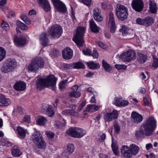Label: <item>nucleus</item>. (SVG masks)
I'll return each instance as SVG.
<instances>
[{"mask_svg":"<svg viewBox=\"0 0 158 158\" xmlns=\"http://www.w3.org/2000/svg\"><path fill=\"white\" fill-rule=\"evenodd\" d=\"M156 121L154 117H149L141 125L139 130L136 131L135 135L136 137L151 135L153 132L154 128L156 127Z\"/></svg>","mask_w":158,"mask_h":158,"instance_id":"obj_1","label":"nucleus"},{"mask_svg":"<svg viewBox=\"0 0 158 158\" xmlns=\"http://www.w3.org/2000/svg\"><path fill=\"white\" fill-rule=\"evenodd\" d=\"M56 80L57 79L53 75H50L46 78H40L37 81L36 88L41 90L46 87L50 88L54 90Z\"/></svg>","mask_w":158,"mask_h":158,"instance_id":"obj_2","label":"nucleus"},{"mask_svg":"<svg viewBox=\"0 0 158 158\" xmlns=\"http://www.w3.org/2000/svg\"><path fill=\"white\" fill-rule=\"evenodd\" d=\"M66 133L71 137L79 138L82 137L86 134V131L81 128L72 127L66 131Z\"/></svg>","mask_w":158,"mask_h":158,"instance_id":"obj_3","label":"nucleus"},{"mask_svg":"<svg viewBox=\"0 0 158 158\" xmlns=\"http://www.w3.org/2000/svg\"><path fill=\"white\" fill-rule=\"evenodd\" d=\"M44 60L41 57H36L33 59L29 65L28 70L31 71L36 72L39 68H43L44 65Z\"/></svg>","mask_w":158,"mask_h":158,"instance_id":"obj_4","label":"nucleus"},{"mask_svg":"<svg viewBox=\"0 0 158 158\" xmlns=\"http://www.w3.org/2000/svg\"><path fill=\"white\" fill-rule=\"evenodd\" d=\"M85 31V28L84 27H79L77 28L76 35L73 40L78 47L82 46L84 43L83 36Z\"/></svg>","mask_w":158,"mask_h":158,"instance_id":"obj_5","label":"nucleus"},{"mask_svg":"<svg viewBox=\"0 0 158 158\" xmlns=\"http://www.w3.org/2000/svg\"><path fill=\"white\" fill-rule=\"evenodd\" d=\"M116 14L118 18L122 21L126 19L128 16L127 8L124 6L118 4L117 5Z\"/></svg>","mask_w":158,"mask_h":158,"instance_id":"obj_6","label":"nucleus"},{"mask_svg":"<svg viewBox=\"0 0 158 158\" xmlns=\"http://www.w3.org/2000/svg\"><path fill=\"white\" fill-rule=\"evenodd\" d=\"M17 66V62L14 60H8L1 68L2 72L4 73H7L13 71Z\"/></svg>","mask_w":158,"mask_h":158,"instance_id":"obj_7","label":"nucleus"},{"mask_svg":"<svg viewBox=\"0 0 158 158\" xmlns=\"http://www.w3.org/2000/svg\"><path fill=\"white\" fill-rule=\"evenodd\" d=\"M154 19L150 16H147L143 19L138 18L136 19V23L140 25L146 27H148L152 25Z\"/></svg>","mask_w":158,"mask_h":158,"instance_id":"obj_8","label":"nucleus"},{"mask_svg":"<svg viewBox=\"0 0 158 158\" xmlns=\"http://www.w3.org/2000/svg\"><path fill=\"white\" fill-rule=\"evenodd\" d=\"M120 58L123 61L129 62L135 59V53L134 51L130 50L121 55Z\"/></svg>","mask_w":158,"mask_h":158,"instance_id":"obj_9","label":"nucleus"},{"mask_svg":"<svg viewBox=\"0 0 158 158\" xmlns=\"http://www.w3.org/2000/svg\"><path fill=\"white\" fill-rule=\"evenodd\" d=\"M62 33V27L58 24L51 26L49 31V34L53 37H60Z\"/></svg>","mask_w":158,"mask_h":158,"instance_id":"obj_10","label":"nucleus"},{"mask_svg":"<svg viewBox=\"0 0 158 158\" xmlns=\"http://www.w3.org/2000/svg\"><path fill=\"white\" fill-rule=\"evenodd\" d=\"M56 10L60 13L64 14L67 11L65 5L60 0H52Z\"/></svg>","mask_w":158,"mask_h":158,"instance_id":"obj_11","label":"nucleus"},{"mask_svg":"<svg viewBox=\"0 0 158 158\" xmlns=\"http://www.w3.org/2000/svg\"><path fill=\"white\" fill-rule=\"evenodd\" d=\"M133 9L138 12L141 11L143 7V3L141 0H133L131 3Z\"/></svg>","mask_w":158,"mask_h":158,"instance_id":"obj_12","label":"nucleus"},{"mask_svg":"<svg viewBox=\"0 0 158 158\" xmlns=\"http://www.w3.org/2000/svg\"><path fill=\"white\" fill-rule=\"evenodd\" d=\"M118 116V113L117 110H113L111 112H107L105 114L104 116L105 121L110 122L112 120L117 118Z\"/></svg>","mask_w":158,"mask_h":158,"instance_id":"obj_13","label":"nucleus"},{"mask_svg":"<svg viewBox=\"0 0 158 158\" xmlns=\"http://www.w3.org/2000/svg\"><path fill=\"white\" fill-rule=\"evenodd\" d=\"M109 20L108 23V27L110 28V32L113 33L116 29L114 14L111 11L109 13Z\"/></svg>","mask_w":158,"mask_h":158,"instance_id":"obj_14","label":"nucleus"},{"mask_svg":"<svg viewBox=\"0 0 158 158\" xmlns=\"http://www.w3.org/2000/svg\"><path fill=\"white\" fill-rule=\"evenodd\" d=\"M14 42L15 44L17 46L21 47L26 44V38L22 36H14Z\"/></svg>","mask_w":158,"mask_h":158,"instance_id":"obj_15","label":"nucleus"},{"mask_svg":"<svg viewBox=\"0 0 158 158\" xmlns=\"http://www.w3.org/2000/svg\"><path fill=\"white\" fill-rule=\"evenodd\" d=\"M42 109L44 111L46 112L48 115L51 117L55 114V112L53 109L52 107L48 104H44L42 106Z\"/></svg>","mask_w":158,"mask_h":158,"instance_id":"obj_16","label":"nucleus"},{"mask_svg":"<svg viewBox=\"0 0 158 158\" xmlns=\"http://www.w3.org/2000/svg\"><path fill=\"white\" fill-rule=\"evenodd\" d=\"M62 53L63 58L65 59H70L73 56V51L69 48H66L64 49Z\"/></svg>","mask_w":158,"mask_h":158,"instance_id":"obj_17","label":"nucleus"},{"mask_svg":"<svg viewBox=\"0 0 158 158\" xmlns=\"http://www.w3.org/2000/svg\"><path fill=\"white\" fill-rule=\"evenodd\" d=\"M131 118L132 122L135 123L141 122L143 119L142 115L135 112H132Z\"/></svg>","mask_w":158,"mask_h":158,"instance_id":"obj_18","label":"nucleus"},{"mask_svg":"<svg viewBox=\"0 0 158 158\" xmlns=\"http://www.w3.org/2000/svg\"><path fill=\"white\" fill-rule=\"evenodd\" d=\"M121 152L123 155L126 158H130L133 155L129 147L127 146H123L121 148Z\"/></svg>","mask_w":158,"mask_h":158,"instance_id":"obj_19","label":"nucleus"},{"mask_svg":"<svg viewBox=\"0 0 158 158\" xmlns=\"http://www.w3.org/2000/svg\"><path fill=\"white\" fill-rule=\"evenodd\" d=\"M11 103L10 100L6 98L5 96L0 94V106H9Z\"/></svg>","mask_w":158,"mask_h":158,"instance_id":"obj_20","label":"nucleus"},{"mask_svg":"<svg viewBox=\"0 0 158 158\" xmlns=\"http://www.w3.org/2000/svg\"><path fill=\"white\" fill-rule=\"evenodd\" d=\"M38 1L46 12H48L51 10L49 2L47 0H38Z\"/></svg>","mask_w":158,"mask_h":158,"instance_id":"obj_21","label":"nucleus"},{"mask_svg":"<svg viewBox=\"0 0 158 158\" xmlns=\"http://www.w3.org/2000/svg\"><path fill=\"white\" fill-rule=\"evenodd\" d=\"M93 16L94 19L97 21L100 22L103 18L101 15V11L99 8L95 7L93 10Z\"/></svg>","mask_w":158,"mask_h":158,"instance_id":"obj_22","label":"nucleus"},{"mask_svg":"<svg viewBox=\"0 0 158 158\" xmlns=\"http://www.w3.org/2000/svg\"><path fill=\"white\" fill-rule=\"evenodd\" d=\"M41 44L43 46H47L48 43V40L47 37V35L45 33L41 34L39 38Z\"/></svg>","mask_w":158,"mask_h":158,"instance_id":"obj_23","label":"nucleus"},{"mask_svg":"<svg viewBox=\"0 0 158 158\" xmlns=\"http://www.w3.org/2000/svg\"><path fill=\"white\" fill-rule=\"evenodd\" d=\"M89 25L91 31L92 32L97 33L99 31L100 28L95 23L93 19H90L89 21Z\"/></svg>","mask_w":158,"mask_h":158,"instance_id":"obj_24","label":"nucleus"},{"mask_svg":"<svg viewBox=\"0 0 158 158\" xmlns=\"http://www.w3.org/2000/svg\"><path fill=\"white\" fill-rule=\"evenodd\" d=\"M17 131L19 138L21 139L25 138L27 132V129L20 127H17Z\"/></svg>","mask_w":158,"mask_h":158,"instance_id":"obj_25","label":"nucleus"},{"mask_svg":"<svg viewBox=\"0 0 158 158\" xmlns=\"http://www.w3.org/2000/svg\"><path fill=\"white\" fill-rule=\"evenodd\" d=\"M25 83L22 81L18 82L15 83L14 88L17 91H23L26 88Z\"/></svg>","mask_w":158,"mask_h":158,"instance_id":"obj_26","label":"nucleus"},{"mask_svg":"<svg viewBox=\"0 0 158 158\" xmlns=\"http://www.w3.org/2000/svg\"><path fill=\"white\" fill-rule=\"evenodd\" d=\"M62 114L64 115H72L76 117L79 116L78 113L71 109L65 110L62 112Z\"/></svg>","mask_w":158,"mask_h":158,"instance_id":"obj_27","label":"nucleus"},{"mask_svg":"<svg viewBox=\"0 0 158 158\" xmlns=\"http://www.w3.org/2000/svg\"><path fill=\"white\" fill-rule=\"evenodd\" d=\"M43 138L42 135L39 131H35L32 135L31 138V139L34 142H36Z\"/></svg>","mask_w":158,"mask_h":158,"instance_id":"obj_28","label":"nucleus"},{"mask_svg":"<svg viewBox=\"0 0 158 158\" xmlns=\"http://www.w3.org/2000/svg\"><path fill=\"white\" fill-rule=\"evenodd\" d=\"M47 121V119L46 118L42 116L39 115L37 118L36 122L39 125L44 126L46 124Z\"/></svg>","mask_w":158,"mask_h":158,"instance_id":"obj_29","label":"nucleus"},{"mask_svg":"<svg viewBox=\"0 0 158 158\" xmlns=\"http://www.w3.org/2000/svg\"><path fill=\"white\" fill-rule=\"evenodd\" d=\"M100 108V106L95 105H94L89 104L87 106L86 110L90 112H94L96 110H99Z\"/></svg>","mask_w":158,"mask_h":158,"instance_id":"obj_30","label":"nucleus"},{"mask_svg":"<svg viewBox=\"0 0 158 158\" xmlns=\"http://www.w3.org/2000/svg\"><path fill=\"white\" fill-rule=\"evenodd\" d=\"M11 153L13 156L15 157H19L22 154V152L17 146L13 147L11 150Z\"/></svg>","mask_w":158,"mask_h":158,"instance_id":"obj_31","label":"nucleus"},{"mask_svg":"<svg viewBox=\"0 0 158 158\" xmlns=\"http://www.w3.org/2000/svg\"><path fill=\"white\" fill-rule=\"evenodd\" d=\"M129 148L134 155H136L138 153L139 150V147L136 145L133 144L131 145Z\"/></svg>","mask_w":158,"mask_h":158,"instance_id":"obj_32","label":"nucleus"},{"mask_svg":"<svg viewBox=\"0 0 158 158\" xmlns=\"http://www.w3.org/2000/svg\"><path fill=\"white\" fill-rule=\"evenodd\" d=\"M149 6V10L150 12L153 14L156 13L157 11V8L155 3L150 1Z\"/></svg>","mask_w":158,"mask_h":158,"instance_id":"obj_33","label":"nucleus"},{"mask_svg":"<svg viewBox=\"0 0 158 158\" xmlns=\"http://www.w3.org/2000/svg\"><path fill=\"white\" fill-rule=\"evenodd\" d=\"M34 143L36 146L39 148H44L46 146V143L44 140L43 138L36 142Z\"/></svg>","mask_w":158,"mask_h":158,"instance_id":"obj_34","label":"nucleus"},{"mask_svg":"<svg viewBox=\"0 0 158 158\" xmlns=\"http://www.w3.org/2000/svg\"><path fill=\"white\" fill-rule=\"evenodd\" d=\"M74 149L75 148L73 145L72 144H69L66 146L64 152L68 154H71L73 152Z\"/></svg>","mask_w":158,"mask_h":158,"instance_id":"obj_35","label":"nucleus"},{"mask_svg":"<svg viewBox=\"0 0 158 158\" xmlns=\"http://www.w3.org/2000/svg\"><path fill=\"white\" fill-rule=\"evenodd\" d=\"M102 66L104 69L107 72H110L112 69V67L110 64L105 61L104 60L102 61Z\"/></svg>","mask_w":158,"mask_h":158,"instance_id":"obj_36","label":"nucleus"},{"mask_svg":"<svg viewBox=\"0 0 158 158\" xmlns=\"http://www.w3.org/2000/svg\"><path fill=\"white\" fill-rule=\"evenodd\" d=\"M147 59V56L146 55L142 53L139 54L138 60L140 63H142L145 62Z\"/></svg>","mask_w":158,"mask_h":158,"instance_id":"obj_37","label":"nucleus"},{"mask_svg":"<svg viewBox=\"0 0 158 158\" xmlns=\"http://www.w3.org/2000/svg\"><path fill=\"white\" fill-rule=\"evenodd\" d=\"M88 67L90 69H94L97 68L99 65L98 64L95 63L93 61H89L86 63Z\"/></svg>","mask_w":158,"mask_h":158,"instance_id":"obj_38","label":"nucleus"},{"mask_svg":"<svg viewBox=\"0 0 158 158\" xmlns=\"http://www.w3.org/2000/svg\"><path fill=\"white\" fill-rule=\"evenodd\" d=\"M21 18L27 24L29 25L31 23L30 20L27 17L26 14L23 13L21 14Z\"/></svg>","mask_w":158,"mask_h":158,"instance_id":"obj_39","label":"nucleus"},{"mask_svg":"<svg viewBox=\"0 0 158 158\" xmlns=\"http://www.w3.org/2000/svg\"><path fill=\"white\" fill-rule=\"evenodd\" d=\"M0 145L9 147L11 146V143L8 141L6 139L3 138L0 140Z\"/></svg>","mask_w":158,"mask_h":158,"instance_id":"obj_40","label":"nucleus"},{"mask_svg":"<svg viewBox=\"0 0 158 158\" xmlns=\"http://www.w3.org/2000/svg\"><path fill=\"white\" fill-rule=\"evenodd\" d=\"M73 69H84L85 66L80 61L73 63Z\"/></svg>","mask_w":158,"mask_h":158,"instance_id":"obj_41","label":"nucleus"},{"mask_svg":"<svg viewBox=\"0 0 158 158\" xmlns=\"http://www.w3.org/2000/svg\"><path fill=\"white\" fill-rule=\"evenodd\" d=\"M68 94L70 97L75 98H78L81 95V93L79 91H73L72 92H69Z\"/></svg>","mask_w":158,"mask_h":158,"instance_id":"obj_42","label":"nucleus"},{"mask_svg":"<svg viewBox=\"0 0 158 158\" xmlns=\"http://www.w3.org/2000/svg\"><path fill=\"white\" fill-rule=\"evenodd\" d=\"M16 24L22 30H26L28 29V26L27 25L19 21H17Z\"/></svg>","mask_w":158,"mask_h":158,"instance_id":"obj_43","label":"nucleus"},{"mask_svg":"<svg viewBox=\"0 0 158 158\" xmlns=\"http://www.w3.org/2000/svg\"><path fill=\"white\" fill-rule=\"evenodd\" d=\"M120 31L122 33L123 35L125 36L128 34V28L125 25H123L120 29Z\"/></svg>","mask_w":158,"mask_h":158,"instance_id":"obj_44","label":"nucleus"},{"mask_svg":"<svg viewBox=\"0 0 158 158\" xmlns=\"http://www.w3.org/2000/svg\"><path fill=\"white\" fill-rule=\"evenodd\" d=\"M111 147L112 150L114 153L115 155H117L118 154V148L116 143L112 141Z\"/></svg>","mask_w":158,"mask_h":158,"instance_id":"obj_45","label":"nucleus"},{"mask_svg":"<svg viewBox=\"0 0 158 158\" xmlns=\"http://www.w3.org/2000/svg\"><path fill=\"white\" fill-rule=\"evenodd\" d=\"M152 57L153 59L152 66L154 68L158 67V57L154 55H152Z\"/></svg>","mask_w":158,"mask_h":158,"instance_id":"obj_46","label":"nucleus"},{"mask_svg":"<svg viewBox=\"0 0 158 158\" xmlns=\"http://www.w3.org/2000/svg\"><path fill=\"white\" fill-rule=\"evenodd\" d=\"M6 55V51L4 49L0 47V61L5 57Z\"/></svg>","mask_w":158,"mask_h":158,"instance_id":"obj_47","label":"nucleus"},{"mask_svg":"<svg viewBox=\"0 0 158 158\" xmlns=\"http://www.w3.org/2000/svg\"><path fill=\"white\" fill-rule=\"evenodd\" d=\"M1 26L6 31L9 30V27L8 24L3 20H2V22L1 24Z\"/></svg>","mask_w":158,"mask_h":158,"instance_id":"obj_48","label":"nucleus"},{"mask_svg":"<svg viewBox=\"0 0 158 158\" xmlns=\"http://www.w3.org/2000/svg\"><path fill=\"white\" fill-rule=\"evenodd\" d=\"M67 81V80H64L60 81L59 84V88L60 89L64 88L66 87V84Z\"/></svg>","mask_w":158,"mask_h":158,"instance_id":"obj_49","label":"nucleus"},{"mask_svg":"<svg viewBox=\"0 0 158 158\" xmlns=\"http://www.w3.org/2000/svg\"><path fill=\"white\" fill-rule=\"evenodd\" d=\"M64 123H61L60 122H57L55 124V127L61 129L64 126H65V122Z\"/></svg>","mask_w":158,"mask_h":158,"instance_id":"obj_50","label":"nucleus"},{"mask_svg":"<svg viewBox=\"0 0 158 158\" xmlns=\"http://www.w3.org/2000/svg\"><path fill=\"white\" fill-rule=\"evenodd\" d=\"M82 52L85 55L89 56L92 54V51L89 49L86 48L82 50Z\"/></svg>","mask_w":158,"mask_h":158,"instance_id":"obj_51","label":"nucleus"},{"mask_svg":"<svg viewBox=\"0 0 158 158\" xmlns=\"http://www.w3.org/2000/svg\"><path fill=\"white\" fill-rule=\"evenodd\" d=\"M23 110L21 106H17L15 110V111L18 114H21L23 113Z\"/></svg>","mask_w":158,"mask_h":158,"instance_id":"obj_52","label":"nucleus"},{"mask_svg":"<svg viewBox=\"0 0 158 158\" xmlns=\"http://www.w3.org/2000/svg\"><path fill=\"white\" fill-rule=\"evenodd\" d=\"M30 116L29 115H26L24 117L23 121L21 122V123H28L30 121Z\"/></svg>","mask_w":158,"mask_h":158,"instance_id":"obj_53","label":"nucleus"},{"mask_svg":"<svg viewBox=\"0 0 158 158\" xmlns=\"http://www.w3.org/2000/svg\"><path fill=\"white\" fill-rule=\"evenodd\" d=\"M121 101L117 97H115L113 101V103L116 106H119L121 103Z\"/></svg>","mask_w":158,"mask_h":158,"instance_id":"obj_54","label":"nucleus"},{"mask_svg":"<svg viewBox=\"0 0 158 158\" xmlns=\"http://www.w3.org/2000/svg\"><path fill=\"white\" fill-rule=\"evenodd\" d=\"M73 63L69 64H64L63 67L64 68L67 69H70L72 68L73 69Z\"/></svg>","mask_w":158,"mask_h":158,"instance_id":"obj_55","label":"nucleus"},{"mask_svg":"<svg viewBox=\"0 0 158 158\" xmlns=\"http://www.w3.org/2000/svg\"><path fill=\"white\" fill-rule=\"evenodd\" d=\"M114 128L115 133L118 134L119 133L120 129V126L117 123H115L114 125Z\"/></svg>","mask_w":158,"mask_h":158,"instance_id":"obj_56","label":"nucleus"},{"mask_svg":"<svg viewBox=\"0 0 158 158\" xmlns=\"http://www.w3.org/2000/svg\"><path fill=\"white\" fill-rule=\"evenodd\" d=\"M115 68L118 70L121 69H126L127 67L124 65L116 64Z\"/></svg>","mask_w":158,"mask_h":158,"instance_id":"obj_57","label":"nucleus"},{"mask_svg":"<svg viewBox=\"0 0 158 158\" xmlns=\"http://www.w3.org/2000/svg\"><path fill=\"white\" fill-rule=\"evenodd\" d=\"M46 134L47 136L50 138L52 139L53 138L54 134L53 133L49 131H47L46 132Z\"/></svg>","mask_w":158,"mask_h":158,"instance_id":"obj_58","label":"nucleus"},{"mask_svg":"<svg viewBox=\"0 0 158 158\" xmlns=\"http://www.w3.org/2000/svg\"><path fill=\"white\" fill-rule=\"evenodd\" d=\"M82 2L87 6L90 5L91 2V0H81Z\"/></svg>","mask_w":158,"mask_h":158,"instance_id":"obj_59","label":"nucleus"},{"mask_svg":"<svg viewBox=\"0 0 158 158\" xmlns=\"http://www.w3.org/2000/svg\"><path fill=\"white\" fill-rule=\"evenodd\" d=\"M128 103L129 102L127 101H121L119 106L124 107L127 106Z\"/></svg>","mask_w":158,"mask_h":158,"instance_id":"obj_60","label":"nucleus"},{"mask_svg":"<svg viewBox=\"0 0 158 158\" xmlns=\"http://www.w3.org/2000/svg\"><path fill=\"white\" fill-rule=\"evenodd\" d=\"M92 56L94 58H98V54L97 51L96 49H94L93 50Z\"/></svg>","mask_w":158,"mask_h":158,"instance_id":"obj_61","label":"nucleus"},{"mask_svg":"<svg viewBox=\"0 0 158 158\" xmlns=\"http://www.w3.org/2000/svg\"><path fill=\"white\" fill-rule=\"evenodd\" d=\"M85 104L86 103L85 102H83L79 106L78 108V111H80L82 109V108L85 106Z\"/></svg>","mask_w":158,"mask_h":158,"instance_id":"obj_62","label":"nucleus"},{"mask_svg":"<svg viewBox=\"0 0 158 158\" xmlns=\"http://www.w3.org/2000/svg\"><path fill=\"white\" fill-rule=\"evenodd\" d=\"M106 138V135L105 133H102L100 136V139L101 141H104Z\"/></svg>","mask_w":158,"mask_h":158,"instance_id":"obj_63","label":"nucleus"},{"mask_svg":"<svg viewBox=\"0 0 158 158\" xmlns=\"http://www.w3.org/2000/svg\"><path fill=\"white\" fill-rule=\"evenodd\" d=\"M97 44L98 46H99L100 47L102 48L105 49L106 48V45L103 44V43H102L100 42H97Z\"/></svg>","mask_w":158,"mask_h":158,"instance_id":"obj_64","label":"nucleus"}]
</instances>
